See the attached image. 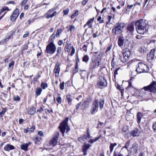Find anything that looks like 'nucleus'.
I'll use <instances>...</instances> for the list:
<instances>
[{
	"instance_id": "nucleus-26",
	"label": "nucleus",
	"mask_w": 156,
	"mask_h": 156,
	"mask_svg": "<svg viewBox=\"0 0 156 156\" xmlns=\"http://www.w3.org/2000/svg\"><path fill=\"white\" fill-rule=\"evenodd\" d=\"M28 114L30 115H34L35 112V108L34 107H31L29 108L28 111Z\"/></svg>"
},
{
	"instance_id": "nucleus-31",
	"label": "nucleus",
	"mask_w": 156,
	"mask_h": 156,
	"mask_svg": "<svg viewBox=\"0 0 156 156\" xmlns=\"http://www.w3.org/2000/svg\"><path fill=\"white\" fill-rule=\"evenodd\" d=\"M42 91V89L40 87H38L35 90V93L37 96L40 95Z\"/></svg>"
},
{
	"instance_id": "nucleus-49",
	"label": "nucleus",
	"mask_w": 156,
	"mask_h": 156,
	"mask_svg": "<svg viewBox=\"0 0 156 156\" xmlns=\"http://www.w3.org/2000/svg\"><path fill=\"white\" fill-rule=\"evenodd\" d=\"M69 44H67V45H66L64 48L65 51H66L67 52L69 51Z\"/></svg>"
},
{
	"instance_id": "nucleus-35",
	"label": "nucleus",
	"mask_w": 156,
	"mask_h": 156,
	"mask_svg": "<svg viewBox=\"0 0 156 156\" xmlns=\"http://www.w3.org/2000/svg\"><path fill=\"white\" fill-rule=\"evenodd\" d=\"M13 34V32L11 31L10 33L8 34L6 37L5 39V41H7L10 38L11 36Z\"/></svg>"
},
{
	"instance_id": "nucleus-3",
	"label": "nucleus",
	"mask_w": 156,
	"mask_h": 156,
	"mask_svg": "<svg viewBox=\"0 0 156 156\" xmlns=\"http://www.w3.org/2000/svg\"><path fill=\"white\" fill-rule=\"evenodd\" d=\"M125 27L126 25L124 23H116L112 29V33L115 35H118L123 32Z\"/></svg>"
},
{
	"instance_id": "nucleus-10",
	"label": "nucleus",
	"mask_w": 156,
	"mask_h": 156,
	"mask_svg": "<svg viewBox=\"0 0 156 156\" xmlns=\"http://www.w3.org/2000/svg\"><path fill=\"white\" fill-rule=\"evenodd\" d=\"M97 85L99 88H102L103 87L106 86L107 85V83L104 77H101L100 80L98 81Z\"/></svg>"
},
{
	"instance_id": "nucleus-23",
	"label": "nucleus",
	"mask_w": 156,
	"mask_h": 156,
	"mask_svg": "<svg viewBox=\"0 0 156 156\" xmlns=\"http://www.w3.org/2000/svg\"><path fill=\"white\" fill-rule=\"evenodd\" d=\"M143 114L141 112H138L136 115L137 122L138 124L140 123L141 120L142 116H143Z\"/></svg>"
},
{
	"instance_id": "nucleus-7",
	"label": "nucleus",
	"mask_w": 156,
	"mask_h": 156,
	"mask_svg": "<svg viewBox=\"0 0 156 156\" xmlns=\"http://www.w3.org/2000/svg\"><path fill=\"white\" fill-rule=\"evenodd\" d=\"M123 56H120V59L123 63H125L129 61V58L131 53L129 49H125L123 50Z\"/></svg>"
},
{
	"instance_id": "nucleus-25",
	"label": "nucleus",
	"mask_w": 156,
	"mask_h": 156,
	"mask_svg": "<svg viewBox=\"0 0 156 156\" xmlns=\"http://www.w3.org/2000/svg\"><path fill=\"white\" fill-rule=\"evenodd\" d=\"M14 148L15 147L9 144L6 145L4 147V150L7 151L12 150L14 149Z\"/></svg>"
},
{
	"instance_id": "nucleus-56",
	"label": "nucleus",
	"mask_w": 156,
	"mask_h": 156,
	"mask_svg": "<svg viewBox=\"0 0 156 156\" xmlns=\"http://www.w3.org/2000/svg\"><path fill=\"white\" fill-rule=\"evenodd\" d=\"M69 12V10L68 9H66L63 10V12L64 14L65 15H67Z\"/></svg>"
},
{
	"instance_id": "nucleus-21",
	"label": "nucleus",
	"mask_w": 156,
	"mask_h": 156,
	"mask_svg": "<svg viewBox=\"0 0 156 156\" xmlns=\"http://www.w3.org/2000/svg\"><path fill=\"white\" fill-rule=\"evenodd\" d=\"M124 41V37L122 36H119L118 38V45L120 47L123 46Z\"/></svg>"
},
{
	"instance_id": "nucleus-61",
	"label": "nucleus",
	"mask_w": 156,
	"mask_h": 156,
	"mask_svg": "<svg viewBox=\"0 0 156 156\" xmlns=\"http://www.w3.org/2000/svg\"><path fill=\"white\" fill-rule=\"evenodd\" d=\"M14 64V62L13 61L10 62L9 65V67L10 68L12 66H13Z\"/></svg>"
},
{
	"instance_id": "nucleus-63",
	"label": "nucleus",
	"mask_w": 156,
	"mask_h": 156,
	"mask_svg": "<svg viewBox=\"0 0 156 156\" xmlns=\"http://www.w3.org/2000/svg\"><path fill=\"white\" fill-rule=\"evenodd\" d=\"M98 31H97L95 33H94L93 35V38L96 37L98 36Z\"/></svg>"
},
{
	"instance_id": "nucleus-13",
	"label": "nucleus",
	"mask_w": 156,
	"mask_h": 156,
	"mask_svg": "<svg viewBox=\"0 0 156 156\" xmlns=\"http://www.w3.org/2000/svg\"><path fill=\"white\" fill-rule=\"evenodd\" d=\"M19 14V10L16 9L12 12L10 16V20L12 22H14Z\"/></svg>"
},
{
	"instance_id": "nucleus-41",
	"label": "nucleus",
	"mask_w": 156,
	"mask_h": 156,
	"mask_svg": "<svg viewBox=\"0 0 156 156\" xmlns=\"http://www.w3.org/2000/svg\"><path fill=\"white\" fill-rule=\"evenodd\" d=\"M121 69L120 68H118L115 69L114 72V77L115 78L116 76L118 74V72Z\"/></svg>"
},
{
	"instance_id": "nucleus-17",
	"label": "nucleus",
	"mask_w": 156,
	"mask_h": 156,
	"mask_svg": "<svg viewBox=\"0 0 156 156\" xmlns=\"http://www.w3.org/2000/svg\"><path fill=\"white\" fill-rule=\"evenodd\" d=\"M9 10L8 7L4 6L1 9L0 12V20H1L6 13V11Z\"/></svg>"
},
{
	"instance_id": "nucleus-54",
	"label": "nucleus",
	"mask_w": 156,
	"mask_h": 156,
	"mask_svg": "<svg viewBox=\"0 0 156 156\" xmlns=\"http://www.w3.org/2000/svg\"><path fill=\"white\" fill-rule=\"evenodd\" d=\"M28 0H23L21 2V5L22 6H24L27 2Z\"/></svg>"
},
{
	"instance_id": "nucleus-16",
	"label": "nucleus",
	"mask_w": 156,
	"mask_h": 156,
	"mask_svg": "<svg viewBox=\"0 0 156 156\" xmlns=\"http://www.w3.org/2000/svg\"><path fill=\"white\" fill-rule=\"evenodd\" d=\"M60 64L59 62H57L54 69V72L55 73V77H56L58 76L59 74L60 71Z\"/></svg>"
},
{
	"instance_id": "nucleus-15",
	"label": "nucleus",
	"mask_w": 156,
	"mask_h": 156,
	"mask_svg": "<svg viewBox=\"0 0 156 156\" xmlns=\"http://www.w3.org/2000/svg\"><path fill=\"white\" fill-rule=\"evenodd\" d=\"M54 9H51L46 13V18L47 19H48L51 18H52L56 15L57 12L56 11L54 12L52 14H51L54 11Z\"/></svg>"
},
{
	"instance_id": "nucleus-28",
	"label": "nucleus",
	"mask_w": 156,
	"mask_h": 156,
	"mask_svg": "<svg viewBox=\"0 0 156 156\" xmlns=\"http://www.w3.org/2000/svg\"><path fill=\"white\" fill-rule=\"evenodd\" d=\"M90 146H91L89 144L84 143L83 145V147L82 148L83 151H87Z\"/></svg>"
},
{
	"instance_id": "nucleus-45",
	"label": "nucleus",
	"mask_w": 156,
	"mask_h": 156,
	"mask_svg": "<svg viewBox=\"0 0 156 156\" xmlns=\"http://www.w3.org/2000/svg\"><path fill=\"white\" fill-rule=\"evenodd\" d=\"M55 37L56 35L55 34V33H53L50 37L49 39L51 41H52L55 38Z\"/></svg>"
},
{
	"instance_id": "nucleus-37",
	"label": "nucleus",
	"mask_w": 156,
	"mask_h": 156,
	"mask_svg": "<svg viewBox=\"0 0 156 156\" xmlns=\"http://www.w3.org/2000/svg\"><path fill=\"white\" fill-rule=\"evenodd\" d=\"M78 71V67L77 61H76V66H75V68L73 70V74H74L77 73Z\"/></svg>"
},
{
	"instance_id": "nucleus-52",
	"label": "nucleus",
	"mask_w": 156,
	"mask_h": 156,
	"mask_svg": "<svg viewBox=\"0 0 156 156\" xmlns=\"http://www.w3.org/2000/svg\"><path fill=\"white\" fill-rule=\"evenodd\" d=\"M28 48V45L27 44H25L22 46V50L24 51L26 49H27Z\"/></svg>"
},
{
	"instance_id": "nucleus-48",
	"label": "nucleus",
	"mask_w": 156,
	"mask_h": 156,
	"mask_svg": "<svg viewBox=\"0 0 156 156\" xmlns=\"http://www.w3.org/2000/svg\"><path fill=\"white\" fill-rule=\"evenodd\" d=\"M133 6V5H128L126 7V11L129 12Z\"/></svg>"
},
{
	"instance_id": "nucleus-34",
	"label": "nucleus",
	"mask_w": 156,
	"mask_h": 156,
	"mask_svg": "<svg viewBox=\"0 0 156 156\" xmlns=\"http://www.w3.org/2000/svg\"><path fill=\"white\" fill-rule=\"evenodd\" d=\"M131 80L130 79L128 81L129 85L126 89V90L129 91L131 89L133 88V87L132 85L131 82Z\"/></svg>"
},
{
	"instance_id": "nucleus-57",
	"label": "nucleus",
	"mask_w": 156,
	"mask_h": 156,
	"mask_svg": "<svg viewBox=\"0 0 156 156\" xmlns=\"http://www.w3.org/2000/svg\"><path fill=\"white\" fill-rule=\"evenodd\" d=\"M45 112L46 113L48 114V113H49L51 112H52L53 110H52V109H51V110H49L48 109L46 108L45 109Z\"/></svg>"
},
{
	"instance_id": "nucleus-55",
	"label": "nucleus",
	"mask_w": 156,
	"mask_h": 156,
	"mask_svg": "<svg viewBox=\"0 0 156 156\" xmlns=\"http://www.w3.org/2000/svg\"><path fill=\"white\" fill-rule=\"evenodd\" d=\"M13 100L14 101H19L20 100V98L18 96H15L13 98Z\"/></svg>"
},
{
	"instance_id": "nucleus-59",
	"label": "nucleus",
	"mask_w": 156,
	"mask_h": 156,
	"mask_svg": "<svg viewBox=\"0 0 156 156\" xmlns=\"http://www.w3.org/2000/svg\"><path fill=\"white\" fill-rule=\"evenodd\" d=\"M150 1V0H146L144 3V6L147 4V5Z\"/></svg>"
},
{
	"instance_id": "nucleus-27",
	"label": "nucleus",
	"mask_w": 156,
	"mask_h": 156,
	"mask_svg": "<svg viewBox=\"0 0 156 156\" xmlns=\"http://www.w3.org/2000/svg\"><path fill=\"white\" fill-rule=\"evenodd\" d=\"M138 147V144L136 143H134L132 145V147H131V149H133L135 153H137Z\"/></svg>"
},
{
	"instance_id": "nucleus-42",
	"label": "nucleus",
	"mask_w": 156,
	"mask_h": 156,
	"mask_svg": "<svg viewBox=\"0 0 156 156\" xmlns=\"http://www.w3.org/2000/svg\"><path fill=\"white\" fill-rule=\"evenodd\" d=\"M75 29V27L73 25H69V30L70 32H72V31H73Z\"/></svg>"
},
{
	"instance_id": "nucleus-30",
	"label": "nucleus",
	"mask_w": 156,
	"mask_h": 156,
	"mask_svg": "<svg viewBox=\"0 0 156 156\" xmlns=\"http://www.w3.org/2000/svg\"><path fill=\"white\" fill-rule=\"evenodd\" d=\"M66 97L67 100V101L68 102V104L69 105H71L72 103V99L71 98V96L69 94L67 95Z\"/></svg>"
},
{
	"instance_id": "nucleus-58",
	"label": "nucleus",
	"mask_w": 156,
	"mask_h": 156,
	"mask_svg": "<svg viewBox=\"0 0 156 156\" xmlns=\"http://www.w3.org/2000/svg\"><path fill=\"white\" fill-rule=\"evenodd\" d=\"M75 49L74 48L72 47V50L71 51V53L70 55L71 56H72L75 53Z\"/></svg>"
},
{
	"instance_id": "nucleus-33",
	"label": "nucleus",
	"mask_w": 156,
	"mask_h": 156,
	"mask_svg": "<svg viewBox=\"0 0 156 156\" xmlns=\"http://www.w3.org/2000/svg\"><path fill=\"white\" fill-rule=\"evenodd\" d=\"M62 48L61 47H58L57 48V53L56 55V56H57L59 58L60 57V53L62 51Z\"/></svg>"
},
{
	"instance_id": "nucleus-18",
	"label": "nucleus",
	"mask_w": 156,
	"mask_h": 156,
	"mask_svg": "<svg viewBox=\"0 0 156 156\" xmlns=\"http://www.w3.org/2000/svg\"><path fill=\"white\" fill-rule=\"evenodd\" d=\"M94 20V17H93V18L90 19L88 20L87 23L84 25L83 26V28H85L87 26H88V28H93V25L92 23Z\"/></svg>"
},
{
	"instance_id": "nucleus-14",
	"label": "nucleus",
	"mask_w": 156,
	"mask_h": 156,
	"mask_svg": "<svg viewBox=\"0 0 156 156\" xmlns=\"http://www.w3.org/2000/svg\"><path fill=\"white\" fill-rule=\"evenodd\" d=\"M155 51L154 49H152L150 51L149 54L147 55V59L148 62H151L154 59V53Z\"/></svg>"
},
{
	"instance_id": "nucleus-22",
	"label": "nucleus",
	"mask_w": 156,
	"mask_h": 156,
	"mask_svg": "<svg viewBox=\"0 0 156 156\" xmlns=\"http://www.w3.org/2000/svg\"><path fill=\"white\" fill-rule=\"evenodd\" d=\"M99 66V61L97 62L95 60H93L90 64L91 67L94 69L97 68Z\"/></svg>"
},
{
	"instance_id": "nucleus-6",
	"label": "nucleus",
	"mask_w": 156,
	"mask_h": 156,
	"mask_svg": "<svg viewBox=\"0 0 156 156\" xmlns=\"http://www.w3.org/2000/svg\"><path fill=\"white\" fill-rule=\"evenodd\" d=\"M56 50V47L53 43V41H51L47 45L45 53L52 55L55 52Z\"/></svg>"
},
{
	"instance_id": "nucleus-9",
	"label": "nucleus",
	"mask_w": 156,
	"mask_h": 156,
	"mask_svg": "<svg viewBox=\"0 0 156 156\" xmlns=\"http://www.w3.org/2000/svg\"><path fill=\"white\" fill-rule=\"evenodd\" d=\"M59 135V133L58 132H56L54 133L52 139L49 142V144L50 145L53 147L57 144Z\"/></svg>"
},
{
	"instance_id": "nucleus-43",
	"label": "nucleus",
	"mask_w": 156,
	"mask_h": 156,
	"mask_svg": "<svg viewBox=\"0 0 156 156\" xmlns=\"http://www.w3.org/2000/svg\"><path fill=\"white\" fill-rule=\"evenodd\" d=\"M114 58H113L111 61V65L112 66V68L111 69V70H112V68H114L115 67V64L114 62Z\"/></svg>"
},
{
	"instance_id": "nucleus-36",
	"label": "nucleus",
	"mask_w": 156,
	"mask_h": 156,
	"mask_svg": "<svg viewBox=\"0 0 156 156\" xmlns=\"http://www.w3.org/2000/svg\"><path fill=\"white\" fill-rule=\"evenodd\" d=\"M89 59V56L87 55H86L84 56L83 58V61L87 63Z\"/></svg>"
},
{
	"instance_id": "nucleus-50",
	"label": "nucleus",
	"mask_w": 156,
	"mask_h": 156,
	"mask_svg": "<svg viewBox=\"0 0 156 156\" xmlns=\"http://www.w3.org/2000/svg\"><path fill=\"white\" fill-rule=\"evenodd\" d=\"M87 44H84L83 46L82 47V48L84 51H85V52H87Z\"/></svg>"
},
{
	"instance_id": "nucleus-44",
	"label": "nucleus",
	"mask_w": 156,
	"mask_h": 156,
	"mask_svg": "<svg viewBox=\"0 0 156 156\" xmlns=\"http://www.w3.org/2000/svg\"><path fill=\"white\" fill-rule=\"evenodd\" d=\"M78 10L76 11L71 16V18L73 19L75 17L77 16L78 15Z\"/></svg>"
},
{
	"instance_id": "nucleus-12",
	"label": "nucleus",
	"mask_w": 156,
	"mask_h": 156,
	"mask_svg": "<svg viewBox=\"0 0 156 156\" xmlns=\"http://www.w3.org/2000/svg\"><path fill=\"white\" fill-rule=\"evenodd\" d=\"M87 135H83L78 139V140L81 143H83L87 139L90 138V136L89 133V129L87 128Z\"/></svg>"
},
{
	"instance_id": "nucleus-51",
	"label": "nucleus",
	"mask_w": 156,
	"mask_h": 156,
	"mask_svg": "<svg viewBox=\"0 0 156 156\" xmlns=\"http://www.w3.org/2000/svg\"><path fill=\"white\" fill-rule=\"evenodd\" d=\"M30 128H27L26 129H25L24 130V132L25 133H30Z\"/></svg>"
},
{
	"instance_id": "nucleus-64",
	"label": "nucleus",
	"mask_w": 156,
	"mask_h": 156,
	"mask_svg": "<svg viewBox=\"0 0 156 156\" xmlns=\"http://www.w3.org/2000/svg\"><path fill=\"white\" fill-rule=\"evenodd\" d=\"M63 43V41L62 40H59V41L58 42V45L60 46L62 45Z\"/></svg>"
},
{
	"instance_id": "nucleus-24",
	"label": "nucleus",
	"mask_w": 156,
	"mask_h": 156,
	"mask_svg": "<svg viewBox=\"0 0 156 156\" xmlns=\"http://www.w3.org/2000/svg\"><path fill=\"white\" fill-rule=\"evenodd\" d=\"M30 144V143L29 142L28 143L24 144L21 145L20 146L21 149L25 151H27L28 147Z\"/></svg>"
},
{
	"instance_id": "nucleus-47",
	"label": "nucleus",
	"mask_w": 156,
	"mask_h": 156,
	"mask_svg": "<svg viewBox=\"0 0 156 156\" xmlns=\"http://www.w3.org/2000/svg\"><path fill=\"white\" fill-rule=\"evenodd\" d=\"M60 88L61 90H63L64 89V82L63 81L62 83H61L60 84Z\"/></svg>"
},
{
	"instance_id": "nucleus-19",
	"label": "nucleus",
	"mask_w": 156,
	"mask_h": 156,
	"mask_svg": "<svg viewBox=\"0 0 156 156\" xmlns=\"http://www.w3.org/2000/svg\"><path fill=\"white\" fill-rule=\"evenodd\" d=\"M141 132L137 128H135L132 130L130 133V135L133 137L139 136Z\"/></svg>"
},
{
	"instance_id": "nucleus-29",
	"label": "nucleus",
	"mask_w": 156,
	"mask_h": 156,
	"mask_svg": "<svg viewBox=\"0 0 156 156\" xmlns=\"http://www.w3.org/2000/svg\"><path fill=\"white\" fill-rule=\"evenodd\" d=\"M117 144L116 143H110L109 146L110 153L111 154L113 151L115 147L116 146Z\"/></svg>"
},
{
	"instance_id": "nucleus-4",
	"label": "nucleus",
	"mask_w": 156,
	"mask_h": 156,
	"mask_svg": "<svg viewBox=\"0 0 156 156\" xmlns=\"http://www.w3.org/2000/svg\"><path fill=\"white\" fill-rule=\"evenodd\" d=\"M68 120V118H66L64 120L60 123L58 127L60 129V132L62 134L63 136H64L66 130V133L68 134V133L70 129L67 123Z\"/></svg>"
},
{
	"instance_id": "nucleus-20",
	"label": "nucleus",
	"mask_w": 156,
	"mask_h": 156,
	"mask_svg": "<svg viewBox=\"0 0 156 156\" xmlns=\"http://www.w3.org/2000/svg\"><path fill=\"white\" fill-rule=\"evenodd\" d=\"M89 104L88 101H84L81 107V109L82 110H85L88 108Z\"/></svg>"
},
{
	"instance_id": "nucleus-5",
	"label": "nucleus",
	"mask_w": 156,
	"mask_h": 156,
	"mask_svg": "<svg viewBox=\"0 0 156 156\" xmlns=\"http://www.w3.org/2000/svg\"><path fill=\"white\" fill-rule=\"evenodd\" d=\"M149 68L143 62H139L136 66V72L138 73H147L149 71Z\"/></svg>"
},
{
	"instance_id": "nucleus-62",
	"label": "nucleus",
	"mask_w": 156,
	"mask_h": 156,
	"mask_svg": "<svg viewBox=\"0 0 156 156\" xmlns=\"http://www.w3.org/2000/svg\"><path fill=\"white\" fill-rule=\"evenodd\" d=\"M88 0H83L82 2V4L83 5H85L86 4L87 2H88Z\"/></svg>"
},
{
	"instance_id": "nucleus-53",
	"label": "nucleus",
	"mask_w": 156,
	"mask_h": 156,
	"mask_svg": "<svg viewBox=\"0 0 156 156\" xmlns=\"http://www.w3.org/2000/svg\"><path fill=\"white\" fill-rule=\"evenodd\" d=\"M128 129V127L127 126H124V127L122 128V131L123 132H126Z\"/></svg>"
},
{
	"instance_id": "nucleus-32",
	"label": "nucleus",
	"mask_w": 156,
	"mask_h": 156,
	"mask_svg": "<svg viewBox=\"0 0 156 156\" xmlns=\"http://www.w3.org/2000/svg\"><path fill=\"white\" fill-rule=\"evenodd\" d=\"M62 30L61 28L57 30L56 34H55L56 37L58 38L59 37L60 34L62 33Z\"/></svg>"
},
{
	"instance_id": "nucleus-1",
	"label": "nucleus",
	"mask_w": 156,
	"mask_h": 156,
	"mask_svg": "<svg viewBox=\"0 0 156 156\" xmlns=\"http://www.w3.org/2000/svg\"><path fill=\"white\" fill-rule=\"evenodd\" d=\"M137 32L140 34H143L147 31V26L148 25L147 20L140 19L135 22L134 23Z\"/></svg>"
},
{
	"instance_id": "nucleus-46",
	"label": "nucleus",
	"mask_w": 156,
	"mask_h": 156,
	"mask_svg": "<svg viewBox=\"0 0 156 156\" xmlns=\"http://www.w3.org/2000/svg\"><path fill=\"white\" fill-rule=\"evenodd\" d=\"M57 101L59 104L62 102V99L60 96H58L56 99Z\"/></svg>"
},
{
	"instance_id": "nucleus-60",
	"label": "nucleus",
	"mask_w": 156,
	"mask_h": 156,
	"mask_svg": "<svg viewBox=\"0 0 156 156\" xmlns=\"http://www.w3.org/2000/svg\"><path fill=\"white\" fill-rule=\"evenodd\" d=\"M152 128L154 131L156 132V122L153 124Z\"/></svg>"
},
{
	"instance_id": "nucleus-2",
	"label": "nucleus",
	"mask_w": 156,
	"mask_h": 156,
	"mask_svg": "<svg viewBox=\"0 0 156 156\" xmlns=\"http://www.w3.org/2000/svg\"><path fill=\"white\" fill-rule=\"evenodd\" d=\"M99 104V107L102 109L104 107V100L103 99L100 100L99 101L98 100L95 99V100L92 102V104L90 112L91 114H94L95 112L98 111Z\"/></svg>"
},
{
	"instance_id": "nucleus-8",
	"label": "nucleus",
	"mask_w": 156,
	"mask_h": 156,
	"mask_svg": "<svg viewBox=\"0 0 156 156\" xmlns=\"http://www.w3.org/2000/svg\"><path fill=\"white\" fill-rule=\"evenodd\" d=\"M143 89L145 91H148L153 93H156V82L153 81L149 85L144 87Z\"/></svg>"
},
{
	"instance_id": "nucleus-40",
	"label": "nucleus",
	"mask_w": 156,
	"mask_h": 156,
	"mask_svg": "<svg viewBox=\"0 0 156 156\" xmlns=\"http://www.w3.org/2000/svg\"><path fill=\"white\" fill-rule=\"evenodd\" d=\"M130 143V140H129L126 143L124 147H123V148H125L128 150V148L129 146Z\"/></svg>"
},
{
	"instance_id": "nucleus-39",
	"label": "nucleus",
	"mask_w": 156,
	"mask_h": 156,
	"mask_svg": "<svg viewBox=\"0 0 156 156\" xmlns=\"http://www.w3.org/2000/svg\"><path fill=\"white\" fill-rule=\"evenodd\" d=\"M48 84L47 83L44 82L41 83V87L42 89H45L48 87Z\"/></svg>"
},
{
	"instance_id": "nucleus-11",
	"label": "nucleus",
	"mask_w": 156,
	"mask_h": 156,
	"mask_svg": "<svg viewBox=\"0 0 156 156\" xmlns=\"http://www.w3.org/2000/svg\"><path fill=\"white\" fill-rule=\"evenodd\" d=\"M134 22H133L128 24L126 27V32L131 36L133 35L134 31Z\"/></svg>"
},
{
	"instance_id": "nucleus-38",
	"label": "nucleus",
	"mask_w": 156,
	"mask_h": 156,
	"mask_svg": "<svg viewBox=\"0 0 156 156\" xmlns=\"http://www.w3.org/2000/svg\"><path fill=\"white\" fill-rule=\"evenodd\" d=\"M81 103L80 102L79 103L77 104L75 106L76 109L74 110V111L75 112H77V111L79 110L80 105H81Z\"/></svg>"
}]
</instances>
